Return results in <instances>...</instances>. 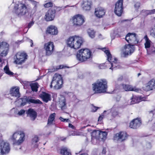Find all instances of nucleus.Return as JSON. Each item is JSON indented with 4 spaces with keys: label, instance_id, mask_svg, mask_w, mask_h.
<instances>
[{
    "label": "nucleus",
    "instance_id": "obj_52",
    "mask_svg": "<svg viewBox=\"0 0 155 155\" xmlns=\"http://www.w3.org/2000/svg\"><path fill=\"white\" fill-rule=\"evenodd\" d=\"M68 126L69 127L73 129H74V130L75 129V127L74 126H73L72 124H70V123L69 124Z\"/></svg>",
    "mask_w": 155,
    "mask_h": 155
},
{
    "label": "nucleus",
    "instance_id": "obj_48",
    "mask_svg": "<svg viewBox=\"0 0 155 155\" xmlns=\"http://www.w3.org/2000/svg\"><path fill=\"white\" fill-rule=\"evenodd\" d=\"M66 101L65 100H63L62 103L61 104V107L62 108H63V107H64L66 106Z\"/></svg>",
    "mask_w": 155,
    "mask_h": 155
},
{
    "label": "nucleus",
    "instance_id": "obj_51",
    "mask_svg": "<svg viewBox=\"0 0 155 155\" xmlns=\"http://www.w3.org/2000/svg\"><path fill=\"white\" fill-rule=\"evenodd\" d=\"M123 79V77L122 76H120L117 79V81H121Z\"/></svg>",
    "mask_w": 155,
    "mask_h": 155
},
{
    "label": "nucleus",
    "instance_id": "obj_43",
    "mask_svg": "<svg viewBox=\"0 0 155 155\" xmlns=\"http://www.w3.org/2000/svg\"><path fill=\"white\" fill-rule=\"evenodd\" d=\"M119 112L117 111L114 110L112 112V115L113 117H115L118 115Z\"/></svg>",
    "mask_w": 155,
    "mask_h": 155
},
{
    "label": "nucleus",
    "instance_id": "obj_33",
    "mask_svg": "<svg viewBox=\"0 0 155 155\" xmlns=\"http://www.w3.org/2000/svg\"><path fill=\"white\" fill-rule=\"evenodd\" d=\"M28 102L29 103L35 104H42V102L39 99L35 100L33 99H29L28 100Z\"/></svg>",
    "mask_w": 155,
    "mask_h": 155
},
{
    "label": "nucleus",
    "instance_id": "obj_56",
    "mask_svg": "<svg viewBox=\"0 0 155 155\" xmlns=\"http://www.w3.org/2000/svg\"><path fill=\"white\" fill-rule=\"evenodd\" d=\"M80 155H88L87 153H84L81 154Z\"/></svg>",
    "mask_w": 155,
    "mask_h": 155
},
{
    "label": "nucleus",
    "instance_id": "obj_32",
    "mask_svg": "<svg viewBox=\"0 0 155 155\" xmlns=\"http://www.w3.org/2000/svg\"><path fill=\"white\" fill-rule=\"evenodd\" d=\"M38 84L37 83H33L30 84V86L31 87V90L33 92H37L38 91Z\"/></svg>",
    "mask_w": 155,
    "mask_h": 155
},
{
    "label": "nucleus",
    "instance_id": "obj_6",
    "mask_svg": "<svg viewBox=\"0 0 155 155\" xmlns=\"http://www.w3.org/2000/svg\"><path fill=\"white\" fill-rule=\"evenodd\" d=\"M63 80L61 75L58 73L55 74L53 76L50 85V87L52 88L54 85L55 89L58 90L61 88L63 85Z\"/></svg>",
    "mask_w": 155,
    "mask_h": 155
},
{
    "label": "nucleus",
    "instance_id": "obj_8",
    "mask_svg": "<svg viewBox=\"0 0 155 155\" xmlns=\"http://www.w3.org/2000/svg\"><path fill=\"white\" fill-rule=\"evenodd\" d=\"M28 55L25 52H18L14 56L13 63L17 65H21L25 62L28 58Z\"/></svg>",
    "mask_w": 155,
    "mask_h": 155
},
{
    "label": "nucleus",
    "instance_id": "obj_59",
    "mask_svg": "<svg viewBox=\"0 0 155 155\" xmlns=\"http://www.w3.org/2000/svg\"><path fill=\"white\" fill-rule=\"evenodd\" d=\"M2 59H1V58H0V62H2Z\"/></svg>",
    "mask_w": 155,
    "mask_h": 155
},
{
    "label": "nucleus",
    "instance_id": "obj_12",
    "mask_svg": "<svg viewBox=\"0 0 155 155\" xmlns=\"http://www.w3.org/2000/svg\"><path fill=\"white\" fill-rule=\"evenodd\" d=\"M123 0H118L115 4L114 12L118 16L122 15L124 10Z\"/></svg>",
    "mask_w": 155,
    "mask_h": 155
},
{
    "label": "nucleus",
    "instance_id": "obj_19",
    "mask_svg": "<svg viewBox=\"0 0 155 155\" xmlns=\"http://www.w3.org/2000/svg\"><path fill=\"white\" fill-rule=\"evenodd\" d=\"M58 31L57 28L54 25H51L47 28L45 33L47 35H55L58 34Z\"/></svg>",
    "mask_w": 155,
    "mask_h": 155
},
{
    "label": "nucleus",
    "instance_id": "obj_41",
    "mask_svg": "<svg viewBox=\"0 0 155 155\" xmlns=\"http://www.w3.org/2000/svg\"><path fill=\"white\" fill-rule=\"evenodd\" d=\"M99 107L94 106L93 105V107H92L91 112H96Z\"/></svg>",
    "mask_w": 155,
    "mask_h": 155
},
{
    "label": "nucleus",
    "instance_id": "obj_7",
    "mask_svg": "<svg viewBox=\"0 0 155 155\" xmlns=\"http://www.w3.org/2000/svg\"><path fill=\"white\" fill-rule=\"evenodd\" d=\"M70 20L74 28H80L83 26L85 22V17L82 15L78 14L72 17Z\"/></svg>",
    "mask_w": 155,
    "mask_h": 155
},
{
    "label": "nucleus",
    "instance_id": "obj_9",
    "mask_svg": "<svg viewBox=\"0 0 155 155\" xmlns=\"http://www.w3.org/2000/svg\"><path fill=\"white\" fill-rule=\"evenodd\" d=\"M11 139L14 141V144L20 145L25 139V133L23 131H17L13 134Z\"/></svg>",
    "mask_w": 155,
    "mask_h": 155
},
{
    "label": "nucleus",
    "instance_id": "obj_13",
    "mask_svg": "<svg viewBox=\"0 0 155 155\" xmlns=\"http://www.w3.org/2000/svg\"><path fill=\"white\" fill-rule=\"evenodd\" d=\"M54 43L49 41L44 45V48L45 51L46 56H49L52 54L54 50Z\"/></svg>",
    "mask_w": 155,
    "mask_h": 155
},
{
    "label": "nucleus",
    "instance_id": "obj_34",
    "mask_svg": "<svg viewBox=\"0 0 155 155\" xmlns=\"http://www.w3.org/2000/svg\"><path fill=\"white\" fill-rule=\"evenodd\" d=\"M60 153L62 155H69L71 153L66 148H63L61 149Z\"/></svg>",
    "mask_w": 155,
    "mask_h": 155
},
{
    "label": "nucleus",
    "instance_id": "obj_57",
    "mask_svg": "<svg viewBox=\"0 0 155 155\" xmlns=\"http://www.w3.org/2000/svg\"><path fill=\"white\" fill-rule=\"evenodd\" d=\"M127 20H122V21H121V22H124V21H127Z\"/></svg>",
    "mask_w": 155,
    "mask_h": 155
},
{
    "label": "nucleus",
    "instance_id": "obj_38",
    "mask_svg": "<svg viewBox=\"0 0 155 155\" xmlns=\"http://www.w3.org/2000/svg\"><path fill=\"white\" fill-rule=\"evenodd\" d=\"M67 67L63 65H60L59 66H55L54 69L55 71H57L60 69H64L67 68Z\"/></svg>",
    "mask_w": 155,
    "mask_h": 155
},
{
    "label": "nucleus",
    "instance_id": "obj_1",
    "mask_svg": "<svg viewBox=\"0 0 155 155\" xmlns=\"http://www.w3.org/2000/svg\"><path fill=\"white\" fill-rule=\"evenodd\" d=\"M107 81L105 79H98L92 84V89L94 94L105 92L107 88Z\"/></svg>",
    "mask_w": 155,
    "mask_h": 155
},
{
    "label": "nucleus",
    "instance_id": "obj_3",
    "mask_svg": "<svg viewBox=\"0 0 155 155\" xmlns=\"http://www.w3.org/2000/svg\"><path fill=\"white\" fill-rule=\"evenodd\" d=\"M84 42V40L82 37L75 35L69 37L67 40V43L68 46L74 49H78Z\"/></svg>",
    "mask_w": 155,
    "mask_h": 155
},
{
    "label": "nucleus",
    "instance_id": "obj_44",
    "mask_svg": "<svg viewBox=\"0 0 155 155\" xmlns=\"http://www.w3.org/2000/svg\"><path fill=\"white\" fill-rule=\"evenodd\" d=\"M99 68L101 69H104L106 68L105 63L101 64L99 66Z\"/></svg>",
    "mask_w": 155,
    "mask_h": 155
},
{
    "label": "nucleus",
    "instance_id": "obj_23",
    "mask_svg": "<svg viewBox=\"0 0 155 155\" xmlns=\"http://www.w3.org/2000/svg\"><path fill=\"white\" fill-rule=\"evenodd\" d=\"M93 134L95 135V137H99L102 139H104L106 138L107 133L105 131L94 130L93 131Z\"/></svg>",
    "mask_w": 155,
    "mask_h": 155
},
{
    "label": "nucleus",
    "instance_id": "obj_29",
    "mask_svg": "<svg viewBox=\"0 0 155 155\" xmlns=\"http://www.w3.org/2000/svg\"><path fill=\"white\" fill-rule=\"evenodd\" d=\"M56 116V114L54 113L51 114L48 117V122L47 125H50L53 124V123L55 122V117Z\"/></svg>",
    "mask_w": 155,
    "mask_h": 155
},
{
    "label": "nucleus",
    "instance_id": "obj_35",
    "mask_svg": "<svg viewBox=\"0 0 155 155\" xmlns=\"http://www.w3.org/2000/svg\"><path fill=\"white\" fill-rule=\"evenodd\" d=\"M4 70L5 73L7 74L10 76H13L14 75V73L10 71L9 68L7 66L4 67Z\"/></svg>",
    "mask_w": 155,
    "mask_h": 155
},
{
    "label": "nucleus",
    "instance_id": "obj_62",
    "mask_svg": "<svg viewBox=\"0 0 155 155\" xmlns=\"http://www.w3.org/2000/svg\"><path fill=\"white\" fill-rule=\"evenodd\" d=\"M21 42V41H18V42Z\"/></svg>",
    "mask_w": 155,
    "mask_h": 155
},
{
    "label": "nucleus",
    "instance_id": "obj_4",
    "mask_svg": "<svg viewBox=\"0 0 155 155\" xmlns=\"http://www.w3.org/2000/svg\"><path fill=\"white\" fill-rule=\"evenodd\" d=\"M29 8L25 4L20 2L18 4H15L13 11L15 14L19 17L25 16L28 14Z\"/></svg>",
    "mask_w": 155,
    "mask_h": 155
},
{
    "label": "nucleus",
    "instance_id": "obj_5",
    "mask_svg": "<svg viewBox=\"0 0 155 155\" xmlns=\"http://www.w3.org/2000/svg\"><path fill=\"white\" fill-rule=\"evenodd\" d=\"M102 50L106 54L108 61L111 65L110 69L113 70L114 69L119 68H120V63L118 62V60L116 58H113L109 50L106 48H102Z\"/></svg>",
    "mask_w": 155,
    "mask_h": 155
},
{
    "label": "nucleus",
    "instance_id": "obj_47",
    "mask_svg": "<svg viewBox=\"0 0 155 155\" xmlns=\"http://www.w3.org/2000/svg\"><path fill=\"white\" fill-rule=\"evenodd\" d=\"M104 117V114H102L101 115H100L98 118V121L99 122L101 121L102 120Z\"/></svg>",
    "mask_w": 155,
    "mask_h": 155
},
{
    "label": "nucleus",
    "instance_id": "obj_11",
    "mask_svg": "<svg viewBox=\"0 0 155 155\" xmlns=\"http://www.w3.org/2000/svg\"><path fill=\"white\" fill-rule=\"evenodd\" d=\"M128 136V135L126 132L120 131L114 135L113 140L122 142L126 140Z\"/></svg>",
    "mask_w": 155,
    "mask_h": 155
},
{
    "label": "nucleus",
    "instance_id": "obj_14",
    "mask_svg": "<svg viewBox=\"0 0 155 155\" xmlns=\"http://www.w3.org/2000/svg\"><path fill=\"white\" fill-rule=\"evenodd\" d=\"M126 40L129 44H136L139 42L137 35L135 33H128L125 37Z\"/></svg>",
    "mask_w": 155,
    "mask_h": 155
},
{
    "label": "nucleus",
    "instance_id": "obj_20",
    "mask_svg": "<svg viewBox=\"0 0 155 155\" xmlns=\"http://www.w3.org/2000/svg\"><path fill=\"white\" fill-rule=\"evenodd\" d=\"M125 51L124 52V54L125 57L129 55H131L134 50V45L129 44L126 45L124 46Z\"/></svg>",
    "mask_w": 155,
    "mask_h": 155
},
{
    "label": "nucleus",
    "instance_id": "obj_30",
    "mask_svg": "<svg viewBox=\"0 0 155 155\" xmlns=\"http://www.w3.org/2000/svg\"><path fill=\"white\" fill-rule=\"evenodd\" d=\"M145 40V42L144 43L145 48H148L150 47L151 45V41L148 37L147 35H146L144 38Z\"/></svg>",
    "mask_w": 155,
    "mask_h": 155
},
{
    "label": "nucleus",
    "instance_id": "obj_55",
    "mask_svg": "<svg viewBox=\"0 0 155 155\" xmlns=\"http://www.w3.org/2000/svg\"><path fill=\"white\" fill-rule=\"evenodd\" d=\"M90 126V125H89V124H88L86 126H84V127H82V128H85V127H88V126Z\"/></svg>",
    "mask_w": 155,
    "mask_h": 155
},
{
    "label": "nucleus",
    "instance_id": "obj_49",
    "mask_svg": "<svg viewBox=\"0 0 155 155\" xmlns=\"http://www.w3.org/2000/svg\"><path fill=\"white\" fill-rule=\"evenodd\" d=\"M140 6V3L139 2H137L134 5V7L137 9L139 8Z\"/></svg>",
    "mask_w": 155,
    "mask_h": 155
},
{
    "label": "nucleus",
    "instance_id": "obj_61",
    "mask_svg": "<svg viewBox=\"0 0 155 155\" xmlns=\"http://www.w3.org/2000/svg\"><path fill=\"white\" fill-rule=\"evenodd\" d=\"M153 52L155 53V50H153Z\"/></svg>",
    "mask_w": 155,
    "mask_h": 155
},
{
    "label": "nucleus",
    "instance_id": "obj_18",
    "mask_svg": "<svg viewBox=\"0 0 155 155\" xmlns=\"http://www.w3.org/2000/svg\"><path fill=\"white\" fill-rule=\"evenodd\" d=\"M142 124L140 117H137L133 119L129 123V127L133 129H137Z\"/></svg>",
    "mask_w": 155,
    "mask_h": 155
},
{
    "label": "nucleus",
    "instance_id": "obj_40",
    "mask_svg": "<svg viewBox=\"0 0 155 155\" xmlns=\"http://www.w3.org/2000/svg\"><path fill=\"white\" fill-rule=\"evenodd\" d=\"M52 9L54 10L55 11V14L57 12H59L61 10V8L59 7L55 6L53 8H51Z\"/></svg>",
    "mask_w": 155,
    "mask_h": 155
},
{
    "label": "nucleus",
    "instance_id": "obj_15",
    "mask_svg": "<svg viewBox=\"0 0 155 155\" xmlns=\"http://www.w3.org/2000/svg\"><path fill=\"white\" fill-rule=\"evenodd\" d=\"M9 45L6 42L2 41L0 43V54L2 57H5L9 51Z\"/></svg>",
    "mask_w": 155,
    "mask_h": 155
},
{
    "label": "nucleus",
    "instance_id": "obj_22",
    "mask_svg": "<svg viewBox=\"0 0 155 155\" xmlns=\"http://www.w3.org/2000/svg\"><path fill=\"white\" fill-rule=\"evenodd\" d=\"M39 97L43 101L46 103H47L48 101H51V95L45 91H42L39 94Z\"/></svg>",
    "mask_w": 155,
    "mask_h": 155
},
{
    "label": "nucleus",
    "instance_id": "obj_27",
    "mask_svg": "<svg viewBox=\"0 0 155 155\" xmlns=\"http://www.w3.org/2000/svg\"><path fill=\"white\" fill-rule=\"evenodd\" d=\"M92 2L91 0H86L84 1L82 4L83 9L85 10H89L91 9Z\"/></svg>",
    "mask_w": 155,
    "mask_h": 155
},
{
    "label": "nucleus",
    "instance_id": "obj_16",
    "mask_svg": "<svg viewBox=\"0 0 155 155\" xmlns=\"http://www.w3.org/2000/svg\"><path fill=\"white\" fill-rule=\"evenodd\" d=\"M0 153L2 155L8 154L10 150L9 143L4 141H2L0 143Z\"/></svg>",
    "mask_w": 155,
    "mask_h": 155
},
{
    "label": "nucleus",
    "instance_id": "obj_58",
    "mask_svg": "<svg viewBox=\"0 0 155 155\" xmlns=\"http://www.w3.org/2000/svg\"><path fill=\"white\" fill-rule=\"evenodd\" d=\"M140 74H141L140 73H139L138 74V76L139 77Z\"/></svg>",
    "mask_w": 155,
    "mask_h": 155
},
{
    "label": "nucleus",
    "instance_id": "obj_25",
    "mask_svg": "<svg viewBox=\"0 0 155 155\" xmlns=\"http://www.w3.org/2000/svg\"><path fill=\"white\" fill-rule=\"evenodd\" d=\"M28 115H29L33 120H34L37 117V113L33 109H29L26 112Z\"/></svg>",
    "mask_w": 155,
    "mask_h": 155
},
{
    "label": "nucleus",
    "instance_id": "obj_54",
    "mask_svg": "<svg viewBox=\"0 0 155 155\" xmlns=\"http://www.w3.org/2000/svg\"><path fill=\"white\" fill-rule=\"evenodd\" d=\"M30 42L31 43V47H33V41L32 40H30Z\"/></svg>",
    "mask_w": 155,
    "mask_h": 155
},
{
    "label": "nucleus",
    "instance_id": "obj_39",
    "mask_svg": "<svg viewBox=\"0 0 155 155\" xmlns=\"http://www.w3.org/2000/svg\"><path fill=\"white\" fill-rule=\"evenodd\" d=\"M150 35L155 38V25L150 31Z\"/></svg>",
    "mask_w": 155,
    "mask_h": 155
},
{
    "label": "nucleus",
    "instance_id": "obj_28",
    "mask_svg": "<svg viewBox=\"0 0 155 155\" xmlns=\"http://www.w3.org/2000/svg\"><path fill=\"white\" fill-rule=\"evenodd\" d=\"M143 98L141 97H137L136 96H133L131 98L130 104H134L138 103L143 100Z\"/></svg>",
    "mask_w": 155,
    "mask_h": 155
},
{
    "label": "nucleus",
    "instance_id": "obj_24",
    "mask_svg": "<svg viewBox=\"0 0 155 155\" xmlns=\"http://www.w3.org/2000/svg\"><path fill=\"white\" fill-rule=\"evenodd\" d=\"M154 89H155V79H152L147 83L144 90L147 91L152 90Z\"/></svg>",
    "mask_w": 155,
    "mask_h": 155
},
{
    "label": "nucleus",
    "instance_id": "obj_50",
    "mask_svg": "<svg viewBox=\"0 0 155 155\" xmlns=\"http://www.w3.org/2000/svg\"><path fill=\"white\" fill-rule=\"evenodd\" d=\"M34 24V22L33 21L30 22H29L28 25V28H30L31 27V26H32L33 24Z\"/></svg>",
    "mask_w": 155,
    "mask_h": 155
},
{
    "label": "nucleus",
    "instance_id": "obj_10",
    "mask_svg": "<svg viewBox=\"0 0 155 155\" xmlns=\"http://www.w3.org/2000/svg\"><path fill=\"white\" fill-rule=\"evenodd\" d=\"M117 89L120 91H134L138 92L140 89L136 87H133L131 85L121 84L118 86Z\"/></svg>",
    "mask_w": 155,
    "mask_h": 155
},
{
    "label": "nucleus",
    "instance_id": "obj_42",
    "mask_svg": "<svg viewBox=\"0 0 155 155\" xmlns=\"http://www.w3.org/2000/svg\"><path fill=\"white\" fill-rule=\"evenodd\" d=\"M60 120L63 122H68L70 121L68 119H64L61 117H60L59 118Z\"/></svg>",
    "mask_w": 155,
    "mask_h": 155
},
{
    "label": "nucleus",
    "instance_id": "obj_36",
    "mask_svg": "<svg viewBox=\"0 0 155 155\" xmlns=\"http://www.w3.org/2000/svg\"><path fill=\"white\" fill-rule=\"evenodd\" d=\"M87 33L89 36L92 38H94L95 36V32L93 30L90 29H88Z\"/></svg>",
    "mask_w": 155,
    "mask_h": 155
},
{
    "label": "nucleus",
    "instance_id": "obj_2",
    "mask_svg": "<svg viewBox=\"0 0 155 155\" xmlns=\"http://www.w3.org/2000/svg\"><path fill=\"white\" fill-rule=\"evenodd\" d=\"M76 59L80 63L88 61L92 57L91 51L87 48H81L77 52L76 55Z\"/></svg>",
    "mask_w": 155,
    "mask_h": 155
},
{
    "label": "nucleus",
    "instance_id": "obj_21",
    "mask_svg": "<svg viewBox=\"0 0 155 155\" xmlns=\"http://www.w3.org/2000/svg\"><path fill=\"white\" fill-rule=\"evenodd\" d=\"M105 10L103 8L98 7L95 8L94 14L97 17L100 18H102L105 15Z\"/></svg>",
    "mask_w": 155,
    "mask_h": 155
},
{
    "label": "nucleus",
    "instance_id": "obj_31",
    "mask_svg": "<svg viewBox=\"0 0 155 155\" xmlns=\"http://www.w3.org/2000/svg\"><path fill=\"white\" fill-rule=\"evenodd\" d=\"M142 12L145 13L146 16H147L149 15L155 14V9L150 10L143 9L142 11Z\"/></svg>",
    "mask_w": 155,
    "mask_h": 155
},
{
    "label": "nucleus",
    "instance_id": "obj_26",
    "mask_svg": "<svg viewBox=\"0 0 155 155\" xmlns=\"http://www.w3.org/2000/svg\"><path fill=\"white\" fill-rule=\"evenodd\" d=\"M19 88L16 87H12L10 91V94L12 96L19 97L20 94Z\"/></svg>",
    "mask_w": 155,
    "mask_h": 155
},
{
    "label": "nucleus",
    "instance_id": "obj_53",
    "mask_svg": "<svg viewBox=\"0 0 155 155\" xmlns=\"http://www.w3.org/2000/svg\"><path fill=\"white\" fill-rule=\"evenodd\" d=\"M106 153V148L105 147H104L102 152V153L103 154H105Z\"/></svg>",
    "mask_w": 155,
    "mask_h": 155
},
{
    "label": "nucleus",
    "instance_id": "obj_60",
    "mask_svg": "<svg viewBox=\"0 0 155 155\" xmlns=\"http://www.w3.org/2000/svg\"><path fill=\"white\" fill-rule=\"evenodd\" d=\"M66 139V138H64L63 139V140H62H62H65V139Z\"/></svg>",
    "mask_w": 155,
    "mask_h": 155
},
{
    "label": "nucleus",
    "instance_id": "obj_45",
    "mask_svg": "<svg viewBox=\"0 0 155 155\" xmlns=\"http://www.w3.org/2000/svg\"><path fill=\"white\" fill-rule=\"evenodd\" d=\"M39 139L38 137L37 136H35L33 139V140L34 142L35 143H37Z\"/></svg>",
    "mask_w": 155,
    "mask_h": 155
},
{
    "label": "nucleus",
    "instance_id": "obj_37",
    "mask_svg": "<svg viewBox=\"0 0 155 155\" xmlns=\"http://www.w3.org/2000/svg\"><path fill=\"white\" fill-rule=\"evenodd\" d=\"M46 2L44 4V6L45 8H49L50 7H52L53 6V3L52 2H47V1H45Z\"/></svg>",
    "mask_w": 155,
    "mask_h": 155
},
{
    "label": "nucleus",
    "instance_id": "obj_46",
    "mask_svg": "<svg viewBox=\"0 0 155 155\" xmlns=\"http://www.w3.org/2000/svg\"><path fill=\"white\" fill-rule=\"evenodd\" d=\"M25 112V110H24L21 109L18 112V114L19 115H21L24 114Z\"/></svg>",
    "mask_w": 155,
    "mask_h": 155
},
{
    "label": "nucleus",
    "instance_id": "obj_17",
    "mask_svg": "<svg viewBox=\"0 0 155 155\" xmlns=\"http://www.w3.org/2000/svg\"><path fill=\"white\" fill-rule=\"evenodd\" d=\"M55 15V11L50 8L45 13L44 18L46 21H51L54 20Z\"/></svg>",
    "mask_w": 155,
    "mask_h": 155
}]
</instances>
